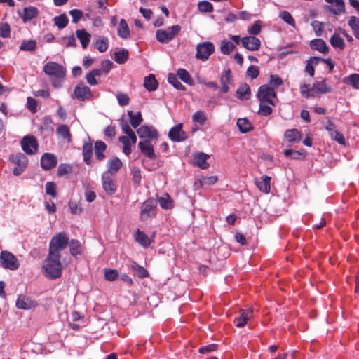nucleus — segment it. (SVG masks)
Returning a JSON list of instances; mask_svg holds the SVG:
<instances>
[{
	"instance_id": "5",
	"label": "nucleus",
	"mask_w": 359,
	"mask_h": 359,
	"mask_svg": "<svg viewBox=\"0 0 359 359\" xmlns=\"http://www.w3.org/2000/svg\"><path fill=\"white\" fill-rule=\"evenodd\" d=\"M180 30L181 27L178 25L169 27L167 29H158L156 32V39L161 43H168Z\"/></svg>"
},
{
	"instance_id": "9",
	"label": "nucleus",
	"mask_w": 359,
	"mask_h": 359,
	"mask_svg": "<svg viewBox=\"0 0 359 359\" xmlns=\"http://www.w3.org/2000/svg\"><path fill=\"white\" fill-rule=\"evenodd\" d=\"M72 97L79 101L90 100L93 97V93L88 86L81 83L75 87Z\"/></svg>"
},
{
	"instance_id": "27",
	"label": "nucleus",
	"mask_w": 359,
	"mask_h": 359,
	"mask_svg": "<svg viewBox=\"0 0 359 359\" xmlns=\"http://www.w3.org/2000/svg\"><path fill=\"white\" fill-rule=\"evenodd\" d=\"M107 145L106 144L100 140L96 141L95 143V155L97 160L101 161L104 159L105 155L104 152L106 151Z\"/></svg>"
},
{
	"instance_id": "57",
	"label": "nucleus",
	"mask_w": 359,
	"mask_h": 359,
	"mask_svg": "<svg viewBox=\"0 0 359 359\" xmlns=\"http://www.w3.org/2000/svg\"><path fill=\"white\" fill-rule=\"evenodd\" d=\"M269 104H270L268 103V102L260 101V103H259V113L262 116H268V115H270L272 113L273 109L269 106Z\"/></svg>"
},
{
	"instance_id": "37",
	"label": "nucleus",
	"mask_w": 359,
	"mask_h": 359,
	"mask_svg": "<svg viewBox=\"0 0 359 359\" xmlns=\"http://www.w3.org/2000/svg\"><path fill=\"white\" fill-rule=\"evenodd\" d=\"M68 245L69 246L70 254L72 256L76 257L77 255H79L81 254V252H82L81 245V243L78 240L72 239L70 241H69Z\"/></svg>"
},
{
	"instance_id": "11",
	"label": "nucleus",
	"mask_w": 359,
	"mask_h": 359,
	"mask_svg": "<svg viewBox=\"0 0 359 359\" xmlns=\"http://www.w3.org/2000/svg\"><path fill=\"white\" fill-rule=\"evenodd\" d=\"M276 97V93L273 88L266 85H262L259 87L257 97L260 101L268 102V103L273 105L272 98Z\"/></svg>"
},
{
	"instance_id": "15",
	"label": "nucleus",
	"mask_w": 359,
	"mask_h": 359,
	"mask_svg": "<svg viewBox=\"0 0 359 359\" xmlns=\"http://www.w3.org/2000/svg\"><path fill=\"white\" fill-rule=\"evenodd\" d=\"M241 43L245 48L251 51L257 50L261 46L260 40L254 36L243 37Z\"/></svg>"
},
{
	"instance_id": "42",
	"label": "nucleus",
	"mask_w": 359,
	"mask_h": 359,
	"mask_svg": "<svg viewBox=\"0 0 359 359\" xmlns=\"http://www.w3.org/2000/svg\"><path fill=\"white\" fill-rule=\"evenodd\" d=\"M320 60V57H311L306 63L305 71L311 76H313L315 73V69L314 67L317 65Z\"/></svg>"
},
{
	"instance_id": "17",
	"label": "nucleus",
	"mask_w": 359,
	"mask_h": 359,
	"mask_svg": "<svg viewBox=\"0 0 359 359\" xmlns=\"http://www.w3.org/2000/svg\"><path fill=\"white\" fill-rule=\"evenodd\" d=\"M57 157L52 154L45 153L41 158V165L45 170H50L57 165Z\"/></svg>"
},
{
	"instance_id": "64",
	"label": "nucleus",
	"mask_w": 359,
	"mask_h": 359,
	"mask_svg": "<svg viewBox=\"0 0 359 359\" xmlns=\"http://www.w3.org/2000/svg\"><path fill=\"white\" fill-rule=\"evenodd\" d=\"M46 192L47 194L50 195L53 198L56 197V184L53 182H48L46 184Z\"/></svg>"
},
{
	"instance_id": "49",
	"label": "nucleus",
	"mask_w": 359,
	"mask_h": 359,
	"mask_svg": "<svg viewBox=\"0 0 359 359\" xmlns=\"http://www.w3.org/2000/svg\"><path fill=\"white\" fill-rule=\"evenodd\" d=\"M36 48V42L35 40H25L22 42L20 49L25 51H34Z\"/></svg>"
},
{
	"instance_id": "45",
	"label": "nucleus",
	"mask_w": 359,
	"mask_h": 359,
	"mask_svg": "<svg viewBox=\"0 0 359 359\" xmlns=\"http://www.w3.org/2000/svg\"><path fill=\"white\" fill-rule=\"evenodd\" d=\"M284 155L287 158L292 159H301L304 158L306 152L304 150L296 151L292 149H285L284 151Z\"/></svg>"
},
{
	"instance_id": "30",
	"label": "nucleus",
	"mask_w": 359,
	"mask_h": 359,
	"mask_svg": "<svg viewBox=\"0 0 359 359\" xmlns=\"http://www.w3.org/2000/svg\"><path fill=\"white\" fill-rule=\"evenodd\" d=\"M56 133L60 136V137L67 140V142L69 143L72 142V135L70 133L69 128L67 125H60L56 130Z\"/></svg>"
},
{
	"instance_id": "41",
	"label": "nucleus",
	"mask_w": 359,
	"mask_h": 359,
	"mask_svg": "<svg viewBox=\"0 0 359 359\" xmlns=\"http://www.w3.org/2000/svg\"><path fill=\"white\" fill-rule=\"evenodd\" d=\"M330 44L335 48H339L340 50H343L345 48V43L344 39L340 36L339 34H334L330 39Z\"/></svg>"
},
{
	"instance_id": "24",
	"label": "nucleus",
	"mask_w": 359,
	"mask_h": 359,
	"mask_svg": "<svg viewBox=\"0 0 359 359\" xmlns=\"http://www.w3.org/2000/svg\"><path fill=\"white\" fill-rule=\"evenodd\" d=\"M313 89L315 95L316 93H331L332 89L328 86L327 79H323L320 81H316L313 83Z\"/></svg>"
},
{
	"instance_id": "26",
	"label": "nucleus",
	"mask_w": 359,
	"mask_h": 359,
	"mask_svg": "<svg viewBox=\"0 0 359 359\" xmlns=\"http://www.w3.org/2000/svg\"><path fill=\"white\" fill-rule=\"evenodd\" d=\"M39 15V10L36 7L30 6L25 8L22 15V19L24 22L30 21Z\"/></svg>"
},
{
	"instance_id": "8",
	"label": "nucleus",
	"mask_w": 359,
	"mask_h": 359,
	"mask_svg": "<svg viewBox=\"0 0 359 359\" xmlns=\"http://www.w3.org/2000/svg\"><path fill=\"white\" fill-rule=\"evenodd\" d=\"M215 46L212 43L206 41L199 43L196 47V57L203 61L207 60L214 53Z\"/></svg>"
},
{
	"instance_id": "14",
	"label": "nucleus",
	"mask_w": 359,
	"mask_h": 359,
	"mask_svg": "<svg viewBox=\"0 0 359 359\" xmlns=\"http://www.w3.org/2000/svg\"><path fill=\"white\" fill-rule=\"evenodd\" d=\"M253 316V311L252 309H241L239 316L235 318L233 323L237 327H244L248 321Z\"/></svg>"
},
{
	"instance_id": "59",
	"label": "nucleus",
	"mask_w": 359,
	"mask_h": 359,
	"mask_svg": "<svg viewBox=\"0 0 359 359\" xmlns=\"http://www.w3.org/2000/svg\"><path fill=\"white\" fill-rule=\"evenodd\" d=\"M11 35V28L8 23H0V36L2 38H9Z\"/></svg>"
},
{
	"instance_id": "52",
	"label": "nucleus",
	"mask_w": 359,
	"mask_h": 359,
	"mask_svg": "<svg viewBox=\"0 0 359 359\" xmlns=\"http://www.w3.org/2000/svg\"><path fill=\"white\" fill-rule=\"evenodd\" d=\"M235 48V45L229 41H222L220 46L221 52L224 55L230 54Z\"/></svg>"
},
{
	"instance_id": "38",
	"label": "nucleus",
	"mask_w": 359,
	"mask_h": 359,
	"mask_svg": "<svg viewBox=\"0 0 359 359\" xmlns=\"http://www.w3.org/2000/svg\"><path fill=\"white\" fill-rule=\"evenodd\" d=\"M343 83L351 86L355 89H359V74H351L343 79Z\"/></svg>"
},
{
	"instance_id": "60",
	"label": "nucleus",
	"mask_w": 359,
	"mask_h": 359,
	"mask_svg": "<svg viewBox=\"0 0 359 359\" xmlns=\"http://www.w3.org/2000/svg\"><path fill=\"white\" fill-rule=\"evenodd\" d=\"M69 13L72 18V22L73 23H77L83 16V11L79 9H72Z\"/></svg>"
},
{
	"instance_id": "7",
	"label": "nucleus",
	"mask_w": 359,
	"mask_h": 359,
	"mask_svg": "<svg viewBox=\"0 0 359 359\" xmlns=\"http://www.w3.org/2000/svg\"><path fill=\"white\" fill-rule=\"evenodd\" d=\"M0 263L1 266L12 271L19 268V262L17 257L10 252L2 251L0 255Z\"/></svg>"
},
{
	"instance_id": "31",
	"label": "nucleus",
	"mask_w": 359,
	"mask_h": 359,
	"mask_svg": "<svg viewBox=\"0 0 359 359\" xmlns=\"http://www.w3.org/2000/svg\"><path fill=\"white\" fill-rule=\"evenodd\" d=\"M128 116L130 119V124L133 128H137L143 121L140 111L135 114L133 111H128Z\"/></svg>"
},
{
	"instance_id": "47",
	"label": "nucleus",
	"mask_w": 359,
	"mask_h": 359,
	"mask_svg": "<svg viewBox=\"0 0 359 359\" xmlns=\"http://www.w3.org/2000/svg\"><path fill=\"white\" fill-rule=\"evenodd\" d=\"M237 126L242 133L248 132L252 128V124L247 118H238Z\"/></svg>"
},
{
	"instance_id": "18",
	"label": "nucleus",
	"mask_w": 359,
	"mask_h": 359,
	"mask_svg": "<svg viewBox=\"0 0 359 359\" xmlns=\"http://www.w3.org/2000/svg\"><path fill=\"white\" fill-rule=\"evenodd\" d=\"M169 137L174 142H181L187 139V135L182 130V123H179L170 129Z\"/></svg>"
},
{
	"instance_id": "58",
	"label": "nucleus",
	"mask_w": 359,
	"mask_h": 359,
	"mask_svg": "<svg viewBox=\"0 0 359 359\" xmlns=\"http://www.w3.org/2000/svg\"><path fill=\"white\" fill-rule=\"evenodd\" d=\"M262 29V22L260 20H257L255 23L248 29V32L252 35L255 36L259 34Z\"/></svg>"
},
{
	"instance_id": "10",
	"label": "nucleus",
	"mask_w": 359,
	"mask_h": 359,
	"mask_svg": "<svg viewBox=\"0 0 359 359\" xmlns=\"http://www.w3.org/2000/svg\"><path fill=\"white\" fill-rule=\"evenodd\" d=\"M21 144L23 151L29 155L34 154L38 149V142L34 136L24 137Z\"/></svg>"
},
{
	"instance_id": "44",
	"label": "nucleus",
	"mask_w": 359,
	"mask_h": 359,
	"mask_svg": "<svg viewBox=\"0 0 359 359\" xmlns=\"http://www.w3.org/2000/svg\"><path fill=\"white\" fill-rule=\"evenodd\" d=\"M348 24L351 27L355 37L359 39V18L351 16L348 21Z\"/></svg>"
},
{
	"instance_id": "23",
	"label": "nucleus",
	"mask_w": 359,
	"mask_h": 359,
	"mask_svg": "<svg viewBox=\"0 0 359 359\" xmlns=\"http://www.w3.org/2000/svg\"><path fill=\"white\" fill-rule=\"evenodd\" d=\"M271 178L267 175H262L259 180L256 182V185L259 191L268 194L271 190Z\"/></svg>"
},
{
	"instance_id": "46",
	"label": "nucleus",
	"mask_w": 359,
	"mask_h": 359,
	"mask_svg": "<svg viewBox=\"0 0 359 359\" xmlns=\"http://www.w3.org/2000/svg\"><path fill=\"white\" fill-rule=\"evenodd\" d=\"M55 25L60 29L65 28L69 22V20L65 14L60 15L53 18Z\"/></svg>"
},
{
	"instance_id": "48",
	"label": "nucleus",
	"mask_w": 359,
	"mask_h": 359,
	"mask_svg": "<svg viewBox=\"0 0 359 359\" xmlns=\"http://www.w3.org/2000/svg\"><path fill=\"white\" fill-rule=\"evenodd\" d=\"M177 76L180 79L183 81L184 83L189 85H193L194 81L191 79L189 73L184 69H180L177 70Z\"/></svg>"
},
{
	"instance_id": "25",
	"label": "nucleus",
	"mask_w": 359,
	"mask_h": 359,
	"mask_svg": "<svg viewBox=\"0 0 359 359\" xmlns=\"http://www.w3.org/2000/svg\"><path fill=\"white\" fill-rule=\"evenodd\" d=\"M310 47L312 50H318L321 53L326 54L329 48L325 42L321 39H315L310 43Z\"/></svg>"
},
{
	"instance_id": "20",
	"label": "nucleus",
	"mask_w": 359,
	"mask_h": 359,
	"mask_svg": "<svg viewBox=\"0 0 359 359\" xmlns=\"http://www.w3.org/2000/svg\"><path fill=\"white\" fill-rule=\"evenodd\" d=\"M284 137L290 143H297L301 141L302 134L296 128L288 129L285 132Z\"/></svg>"
},
{
	"instance_id": "55",
	"label": "nucleus",
	"mask_w": 359,
	"mask_h": 359,
	"mask_svg": "<svg viewBox=\"0 0 359 359\" xmlns=\"http://www.w3.org/2000/svg\"><path fill=\"white\" fill-rule=\"evenodd\" d=\"M300 93L302 96L308 98L309 97H314L315 96V92L313 87L312 88H310V86L309 84H303L300 86Z\"/></svg>"
},
{
	"instance_id": "50",
	"label": "nucleus",
	"mask_w": 359,
	"mask_h": 359,
	"mask_svg": "<svg viewBox=\"0 0 359 359\" xmlns=\"http://www.w3.org/2000/svg\"><path fill=\"white\" fill-rule=\"evenodd\" d=\"M192 121L193 122L198 123L200 125L203 126L207 121V116L204 111H197L193 114Z\"/></svg>"
},
{
	"instance_id": "13",
	"label": "nucleus",
	"mask_w": 359,
	"mask_h": 359,
	"mask_svg": "<svg viewBox=\"0 0 359 359\" xmlns=\"http://www.w3.org/2000/svg\"><path fill=\"white\" fill-rule=\"evenodd\" d=\"M138 147L144 156H147L149 159L156 158V155L155 154L151 140H144L142 141H140Z\"/></svg>"
},
{
	"instance_id": "43",
	"label": "nucleus",
	"mask_w": 359,
	"mask_h": 359,
	"mask_svg": "<svg viewBox=\"0 0 359 359\" xmlns=\"http://www.w3.org/2000/svg\"><path fill=\"white\" fill-rule=\"evenodd\" d=\"M236 94L238 97L241 100H248L250 97V86L244 83L241 85L236 90Z\"/></svg>"
},
{
	"instance_id": "29",
	"label": "nucleus",
	"mask_w": 359,
	"mask_h": 359,
	"mask_svg": "<svg viewBox=\"0 0 359 359\" xmlns=\"http://www.w3.org/2000/svg\"><path fill=\"white\" fill-rule=\"evenodd\" d=\"M122 165L121 161L117 157L110 159L108 161V170L107 172L111 175H114L122 167Z\"/></svg>"
},
{
	"instance_id": "4",
	"label": "nucleus",
	"mask_w": 359,
	"mask_h": 359,
	"mask_svg": "<svg viewBox=\"0 0 359 359\" xmlns=\"http://www.w3.org/2000/svg\"><path fill=\"white\" fill-rule=\"evenodd\" d=\"M9 161L13 165V173L15 176L20 175L26 169L28 163L27 156L22 153L11 155Z\"/></svg>"
},
{
	"instance_id": "39",
	"label": "nucleus",
	"mask_w": 359,
	"mask_h": 359,
	"mask_svg": "<svg viewBox=\"0 0 359 359\" xmlns=\"http://www.w3.org/2000/svg\"><path fill=\"white\" fill-rule=\"evenodd\" d=\"M144 86L149 91H153L157 88L158 81L154 75L150 74L144 78Z\"/></svg>"
},
{
	"instance_id": "6",
	"label": "nucleus",
	"mask_w": 359,
	"mask_h": 359,
	"mask_svg": "<svg viewBox=\"0 0 359 359\" xmlns=\"http://www.w3.org/2000/svg\"><path fill=\"white\" fill-rule=\"evenodd\" d=\"M44 72L50 76L62 79L65 76L66 69L61 65L55 62H48L43 67Z\"/></svg>"
},
{
	"instance_id": "32",
	"label": "nucleus",
	"mask_w": 359,
	"mask_h": 359,
	"mask_svg": "<svg viewBox=\"0 0 359 359\" xmlns=\"http://www.w3.org/2000/svg\"><path fill=\"white\" fill-rule=\"evenodd\" d=\"M209 158L208 154L204 153L198 154L194 156V163L201 169H206L209 167L207 159Z\"/></svg>"
},
{
	"instance_id": "3",
	"label": "nucleus",
	"mask_w": 359,
	"mask_h": 359,
	"mask_svg": "<svg viewBox=\"0 0 359 359\" xmlns=\"http://www.w3.org/2000/svg\"><path fill=\"white\" fill-rule=\"evenodd\" d=\"M157 201L153 198H149L142 203L140 207V219L145 222L149 218L154 217L157 213Z\"/></svg>"
},
{
	"instance_id": "12",
	"label": "nucleus",
	"mask_w": 359,
	"mask_h": 359,
	"mask_svg": "<svg viewBox=\"0 0 359 359\" xmlns=\"http://www.w3.org/2000/svg\"><path fill=\"white\" fill-rule=\"evenodd\" d=\"M102 187L108 195L114 194L117 189L115 180L112 176L107 172H104L102 177Z\"/></svg>"
},
{
	"instance_id": "56",
	"label": "nucleus",
	"mask_w": 359,
	"mask_h": 359,
	"mask_svg": "<svg viewBox=\"0 0 359 359\" xmlns=\"http://www.w3.org/2000/svg\"><path fill=\"white\" fill-rule=\"evenodd\" d=\"M279 16L284 22L295 27V20L289 12L283 11L280 13Z\"/></svg>"
},
{
	"instance_id": "19",
	"label": "nucleus",
	"mask_w": 359,
	"mask_h": 359,
	"mask_svg": "<svg viewBox=\"0 0 359 359\" xmlns=\"http://www.w3.org/2000/svg\"><path fill=\"white\" fill-rule=\"evenodd\" d=\"M36 306V302L25 295H20L16 301V306L20 309L28 310Z\"/></svg>"
},
{
	"instance_id": "34",
	"label": "nucleus",
	"mask_w": 359,
	"mask_h": 359,
	"mask_svg": "<svg viewBox=\"0 0 359 359\" xmlns=\"http://www.w3.org/2000/svg\"><path fill=\"white\" fill-rule=\"evenodd\" d=\"M117 34L121 38L125 39L130 37V29L124 19H121L119 22Z\"/></svg>"
},
{
	"instance_id": "51",
	"label": "nucleus",
	"mask_w": 359,
	"mask_h": 359,
	"mask_svg": "<svg viewBox=\"0 0 359 359\" xmlns=\"http://www.w3.org/2000/svg\"><path fill=\"white\" fill-rule=\"evenodd\" d=\"M128 58V52L125 49L114 53V60L118 64H124Z\"/></svg>"
},
{
	"instance_id": "16",
	"label": "nucleus",
	"mask_w": 359,
	"mask_h": 359,
	"mask_svg": "<svg viewBox=\"0 0 359 359\" xmlns=\"http://www.w3.org/2000/svg\"><path fill=\"white\" fill-rule=\"evenodd\" d=\"M137 133L140 138L152 140H157L158 137V132L147 126H142L137 130Z\"/></svg>"
},
{
	"instance_id": "2",
	"label": "nucleus",
	"mask_w": 359,
	"mask_h": 359,
	"mask_svg": "<svg viewBox=\"0 0 359 359\" xmlns=\"http://www.w3.org/2000/svg\"><path fill=\"white\" fill-rule=\"evenodd\" d=\"M68 243L69 238L65 233H56L50 241L48 253L61 257V252L67 247Z\"/></svg>"
},
{
	"instance_id": "28",
	"label": "nucleus",
	"mask_w": 359,
	"mask_h": 359,
	"mask_svg": "<svg viewBox=\"0 0 359 359\" xmlns=\"http://www.w3.org/2000/svg\"><path fill=\"white\" fill-rule=\"evenodd\" d=\"M135 241L144 248H148L152 243V240L149 238L143 231L137 230L135 234Z\"/></svg>"
},
{
	"instance_id": "40",
	"label": "nucleus",
	"mask_w": 359,
	"mask_h": 359,
	"mask_svg": "<svg viewBox=\"0 0 359 359\" xmlns=\"http://www.w3.org/2000/svg\"><path fill=\"white\" fill-rule=\"evenodd\" d=\"M130 269L136 273L137 276L140 278L149 276V272L143 266H140L135 262H133L130 265Z\"/></svg>"
},
{
	"instance_id": "63",
	"label": "nucleus",
	"mask_w": 359,
	"mask_h": 359,
	"mask_svg": "<svg viewBox=\"0 0 359 359\" xmlns=\"http://www.w3.org/2000/svg\"><path fill=\"white\" fill-rule=\"evenodd\" d=\"M198 7L199 11L201 12H212L213 11V6L212 4L206 1L199 2Z\"/></svg>"
},
{
	"instance_id": "54",
	"label": "nucleus",
	"mask_w": 359,
	"mask_h": 359,
	"mask_svg": "<svg viewBox=\"0 0 359 359\" xmlns=\"http://www.w3.org/2000/svg\"><path fill=\"white\" fill-rule=\"evenodd\" d=\"M168 81L177 90H184L185 89L184 86L181 83L177 76L175 74H170L168 77Z\"/></svg>"
},
{
	"instance_id": "62",
	"label": "nucleus",
	"mask_w": 359,
	"mask_h": 359,
	"mask_svg": "<svg viewBox=\"0 0 359 359\" xmlns=\"http://www.w3.org/2000/svg\"><path fill=\"white\" fill-rule=\"evenodd\" d=\"M95 46L100 53H104L108 48V40L107 39H98Z\"/></svg>"
},
{
	"instance_id": "21",
	"label": "nucleus",
	"mask_w": 359,
	"mask_h": 359,
	"mask_svg": "<svg viewBox=\"0 0 359 359\" xmlns=\"http://www.w3.org/2000/svg\"><path fill=\"white\" fill-rule=\"evenodd\" d=\"M325 9L333 13L336 15H341L345 12V4L344 0H336L333 4L327 5Z\"/></svg>"
},
{
	"instance_id": "35",
	"label": "nucleus",
	"mask_w": 359,
	"mask_h": 359,
	"mask_svg": "<svg viewBox=\"0 0 359 359\" xmlns=\"http://www.w3.org/2000/svg\"><path fill=\"white\" fill-rule=\"evenodd\" d=\"M76 36L79 39L81 46L83 48H86L88 45L91 36L84 29H79L76 32Z\"/></svg>"
},
{
	"instance_id": "61",
	"label": "nucleus",
	"mask_w": 359,
	"mask_h": 359,
	"mask_svg": "<svg viewBox=\"0 0 359 359\" xmlns=\"http://www.w3.org/2000/svg\"><path fill=\"white\" fill-rule=\"evenodd\" d=\"M118 271L116 269H108L104 271V278L108 281H114L118 278Z\"/></svg>"
},
{
	"instance_id": "33",
	"label": "nucleus",
	"mask_w": 359,
	"mask_h": 359,
	"mask_svg": "<svg viewBox=\"0 0 359 359\" xmlns=\"http://www.w3.org/2000/svg\"><path fill=\"white\" fill-rule=\"evenodd\" d=\"M157 203L163 209L169 210L173 208V201L168 194H165L163 196L158 197Z\"/></svg>"
},
{
	"instance_id": "1",
	"label": "nucleus",
	"mask_w": 359,
	"mask_h": 359,
	"mask_svg": "<svg viewBox=\"0 0 359 359\" xmlns=\"http://www.w3.org/2000/svg\"><path fill=\"white\" fill-rule=\"evenodd\" d=\"M60 259V257L48 254L42 266L46 277L55 280L62 276V267Z\"/></svg>"
},
{
	"instance_id": "36",
	"label": "nucleus",
	"mask_w": 359,
	"mask_h": 359,
	"mask_svg": "<svg viewBox=\"0 0 359 359\" xmlns=\"http://www.w3.org/2000/svg\"><path fill=\"white\" fill-rule=\"evenodd\" d=\"M83 161L87 165H90L92 162V156H93V146L91 143H85L83 145Z\"/></svg>"
},
{
	"instance_id": "22",
	"label": "nucleus",
	"mask_w": 359,
	"mask_h": 359,
	"mask_svg": "<svg viewBox=\"0 0 359 359\" xmlns=\"http://www.w3.org/2000/svg\"><path fill=\"white\" fill-rule=\"evenodd\" d=\"M121 127L123 133L126 135V136L128 141H130L132 144H135L137 142V136L135 133L130 128L128 122L122 120Z\"/></svg>"
},
{
	"instance_id": "53",
	"label": "nucleus",
	"mask_w": 359,
	"mask_h": 359,
	"mask_svg": "<svg viewBox=\"0 0 359 359\" xmlns=\"http://www.w3.org/2000/svg\"><path fill=\"white\" fill-rule=\"evenodd\" d=\"M118 140L123 144V152L127 156L130 155L131 154L132 143L124 135L120 136Z\"/></svg>"
}]
</instances>
